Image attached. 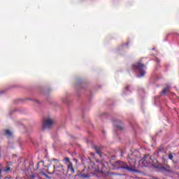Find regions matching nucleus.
Instances as JSON below:
<instances>
[{
    "label": "nucleus",
    "mask_w": 179,
    "mask_h": 179,
    "mask_svg": "<svg viewBox=\"0 0 179 179\" xmlns=\"http://www.w3.org/2000/svg\"><path fill=\"white\" fill-rule=\"evenodd\" d=\"M134 156H136V152H134L132 155L128 156V164L124 162L117 161L115 162L117 169H123L127 171H135V166L136 164V158H134Z\"/></svg>",
    "instance_id": "f257e3e1"
},
{
    "label": "nucleus",
    "mask_w": 179,
    "mask_h": 179,
    "mask_svg": "<svg viewBox=\"0 0 179 179\" xmlns=\"http://www.w3.org/2000/svg\"><path fill=\"white\" fill-rule=\"evenodd\" d=\"M133 69L134 71H136V72H139V78H143L146 73V71H145L146 69V66L141 63V62L134 64L133 65Z\"/></svg>",
    "instance_id": "f03ea898"
},
{
    "label": "nucleus",
    "mask_w": 179,
    "mask_h": 179,
    "mask_svg": "<svg viewBox=\"0 0 179 179\" xmlns=\"http://www.w3.org/2000/svg\"><path fill=\"white\" fill-rule=\"evenodd\" d=\"M152 163H153V160L150 157V155H145L139 161V166H141V167H148V166L152 164Z\"/></svg>",
    "instance_id": "7ed1b4c3"
},
{
    "label": "nucleus",
    "mask_w": 179,
    "mask_h": 179,
    "mask_svg": "<svg viewBox=\"0 0 179 179\" xmlns=\"http://www.w3.org/2000/svg\"><path fill=\"white\" fill-rule=\"evenodd\" d=\"M52 124H54V121L48 118L45 119L42 122V129H50L51 127H52Z\"/></svg>",
    "instance_id": "20e7f679"
},
{
    "label": "nucleus",
    "mask_w": 179,
    "mask_h": 179,
    "mask_svg": "<svg viewBox=\"0 0 179 179\" xmlns=\"http://www.w3.org/2000/svg\"><path fill=\"white\" fill-rule=\"evenodd\" d=\"M54 173H57V174L64 173V166L62 165L54 166Z\"/></svg>",
    "instance_id": "39448f33"
},
{
    "label": "nucleus",
    "mask_w": 179,
    "mask_h": 179,
    "mask_svg": "<svg viewBox=\"0 0 179 179\" xmlns=\"http://www.w3.org/2000/svg\"><path fill=\"white\" fill-rule=\"evenodd\" d=\"M68 171H70V173H71L72 174L75 173V170L73 169V166L72 164V162H69L68 165Z\"/></svg>",
    "instance_id": "423d86ee"
},
{
    "label": "nucleus",
    "mask_w": 179,
    "mask_h": 179,
    "mask_svg": "<svg viewBox=\"0 0 179 179\" xmlns=\"http://www.w3.org/2000/svg\"><path fill=\"white\" fill-rule=\"evenodd\" d=\"M129 89H131V87L127 86L123 90V95L128 94V93H129Z\"/></svg>",
    "instance_id": "0eeeda50"
},
{
    "label": "nucleus",
    "mask_w": 179,
    "mask_h": 179,
    "mask_svg": "<svg viewBox=\"0 0 179 179\" xmlns=\"http://www.w3.org/2000/svg\"><path fill=\"white\" fill-rule=\"evenodd\" d=\"M169 90H170V87H166L162 90V94H166Z\"/></svg>",
    "instance_id": "6e6552de"
},
{
    "label": "nucleus",
    "mask_w": 179,
    "mask_h": 179,
    "mask_svg": "<svg viewBox=\"0 0 179 179\" xmlns=\"http://www.w3.org/2000/svg\"><path fill=\"white\" fill-rule=\"evenodd\" d=\"M5 135L10 138V136H12V132L9 130H6Z\"/></svg>",
    "instance_id": "1a4fd4ad"
},
{
    "label": "nucleus",
    "mask_w": 179,
    "mask_h": 179,
    "mask_svg": "<svg viewBox=\"0 0 179 179\" xmlns=\"http://www.w3.org/2000/svg\"><path fill=\"white\" fill-rule=\"evenodd\" d=\"M117 129H122V126H121V122H119V124L116 125Z\"/></svg>",
    "instance_id": "9d476101"
},
{
    "label": "nucleus",
    "mask_w": 179,
    "mask_h": 179,
    "mask_svg": "<svg viewBox=\"0 0 179 179\" xmlns=\"http://www.w3.org/2000/svg\"><path fill=\"white\" fill-rule=\"evenodd\" d=\"M64 162H66V163H69V164L71 163L70 159L68 157L64 158Z\"/></svg>",
    "instance_id": "9b49d317"
},
{
    "label": "nucleus",
    "mask_w": 179,
    "mask_h": 179,
    "mask_svg": "<svg viewBox=\"0 0 179 179\" xmlns=\"http://www.w3.org/2000/svg\"><path fill=\"white\" fill-rule=\"evenodd\" d=\"M173 155L169 154V159L170 160H173Z\"/></svg>",
    "instance_id": "f8f14e48"
},
{
    "label": "nucleus",
    "mask_w": 179,
    "mask_h": 179,
    "mask_svg": "<svg viewBox=\"0 0 179 179\" xmlns=\"http://www.w3.org/2000/svg\"><path fill=\"white\" fill-rule=\"evenodd\" d=\"M96 149V153H98V155H99V156H101V152H100V150H99V149Z\"/></svg>",
    "instance_id": "ddd939ff"
},
{
    "label": "nucleus",
    "mask_w": 179,
    "mask_h": 179,
    "mask_svg": "<svg viewBox=\"0 0 179 179\" xmlns=\"http://www.w3.org/2000/svg\"><path fill=\"white\" fill-rule=\"evenodd\" d=\"M3 170L6 172L9 171V170H10V167H7L6 169H3Z\"/></svg>",
    "instance_id": "4468645a"
},
{
    "label": "nucleus",
    "mask_w": 179,
    "mask_h": 179,
    "mask_svg": "<svg viewBox=\"0 0 179 179\" xmlns=\"http://www.w3.org/2000/svg\"><path fill=\"white\" fill-rule=\"evenodd\" d=\"M40 164H42V166H44V162H40L38 163V165H40Z\"/></svg>",
    "instance_id": "2eb2a0df"
},
{
    "label": "nucleus",
    "mask_w": 179,
    "mask_h": 179,
    "mask_svg": "<svg viewBox=\"0 0 179 179\" xmlns=\"http://www.w3.org/2000/svg\"><path fill=\"white\" fill-rule=\"evenodd\" d=\"M54 162H58V160L57 159H53Z\"/></svg>",
    "instance_id": "dca6fc26"
},
{
    "label": "nucleus",
    "mask_w": 179,
    "mask_h": 179,
    "mask_svg": "<svg viewBox=\"0 0 179 179\" xmlns=\"http://www.w3.org/2000/svg\"><path fill=\"white\" fill-rule=\"evenodd\" d=\"M86 177H87V176L83 175V178H86Z\"/></svg>",
    "instance_id": "f3484780"
},
{
    "label": "nucleus",
    "mask_w": 179,
    "mask_h": 179,
    "mask_svg": "<svg viewBox=\"0 0 179 179\" xmlns=\"http://www.w3.org/2000/svg\"><path fill=\"white\" fill-rule=\"evenodd\" d=\"M45 177H47L48 178V176H47L46 174H45Z\"/></svg>",
    "instance_id": "a211bd4d"
},
{
    "label": "nucleus",
    "mask_w": 179,
    "mask_h": 179,
    "mask_svg": "<svg viewBox=\"0 0 179 179\" xmlns=\"http://www.w3.org/2000/svg\"><path fill=\"white\" fill-rule=\"evenodd\" d=\"M154 166V167H156V168H157L158 166H155V165H153Z\"/></svg>",
    "instance_id": "6ab92c4d"
},
{
    "label": "nucleus",
    "mask_w": 179,
    "mask_h": 179,
    "mask_svg": "<svg viewBox=\"0 0 179 179\" xmlns=\"http://www.w3.org/2000/svg\"><path fill=\"white\" fill-rule=\"evenodd\" d=\"M1 173H2V171L0 169V174H1Z\"/></svg>",
    "instance_id": "aec40b11"
},
{
    "label": "nucleus",
    "mask_w": 179,
    "mask_h": 179,
    "mask_svg": "<svg viewBox=\"0 0 179 179\" xmlns=\"http://www.w3.org/2000/svg\"><path fill=\"white\" fill-rule=\"evenodd\" d=\"M0 157H1V155H0Z\"/></svg>",
    "instance_id": "412c9836"
}]
</instances>
